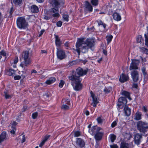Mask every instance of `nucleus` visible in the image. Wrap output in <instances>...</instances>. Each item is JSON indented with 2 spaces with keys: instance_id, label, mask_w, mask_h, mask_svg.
<instances>
[{
  "instance_id": "f257e3e1",
  "label": "nucleus",
  "mask_w": 148,
  "mask_h": 148,
  "mask_svg": "<svg viewBox=\"0 0 148 148\" xmlns=\"http://www.w3.org/2000/svg\"><path fill=\"white\" fill-rule=\"evenodd\" d=\"M88 71V68L84 70L80 67H78L75 71H71L68 77L73 89L75 91L81 90L83 88V85L81 82L82 78L80 77L86 75Z\"/></svg>"
},
{
  "instance_id": "f03ea898",
  "label": "nucleus",
  "mask_w": 148,
  "mask_h": 148,
  "mask_svg": "<svg viewBox=\"0 0 148 148\" xmlns=\"http://www.w3.org/2000/svg\"><path fill=\"white\" fill-rule=\"evenodd\" d=\"M95 41L92 39H88L85 43L83 41V39L79 38L77 40L76 44V49H73L77 51L79 56L80 54V50L83 53H85L88 51L89 48L92 49V48L94 46Z\"/></svg>"
},
{
  "instance_id": "7ed1b4c3",
  "label": "nucleus",
  "mask_w": 148,
  "mask_h": 148,
  "mask_svg": "<svg viewBox=\"0 0 148 148\" xmlns=\"http://www.w3.org/2000/svg\"><path fill=\"white\" fill-rule=\"evenodd\" d=\"M137 130L140 132L144 134L147 132L148 129L147 123L141 121H139L137 122Z\"/></svg>"
},
{
  "instance_id": "20e7f679",
  "label": "nucleus",
  "mask_w": 148,
  "mask_h": 148,
  "mask_svg": "<svg viewBox=\"0 0 148 148\" xmlns=\"http://www.w3.org/2000/svg\"><path fill=\"white\" fill-rule=\"evenodd\" d=\"M17 26L20 29H25L28 26V23L23 17H18L16 21Z\"/></svg>"
},
{
  "instance_id": "39448f33",
  "label": "nucleus",
  "mask_w": 148,
  "mask_h": 148,
  "mask_svg": "<svg viewBox=\"0 0 148 148\" xmlns=\"http://www.w3.org/2000/svg\"><path fill=\"white\" fill-rule=\"evenodd\" d=\"M127 99L124 97H119L117 102V106L118 110L123 109L125 106H127Z\"/></svg>"
},
{
  "instance_id": "423d86ee",
  "label": "nucleus",
  "mask_w": 148,
  "mask_h": 148,
  "mask_svg": "<svg viewBox=\"0 0 148 148\" xmlns=\"http://www.w3.org/2000/svg\"><path fill=\"white\" fill-rule=\"evenodd\" d=\"M90 97L92 99V102L91 105L95 107L96 108L97 104L99 103V99L97 97H96L95 94L93 93L92 91H90Z\"/></svg>"
},
{
  "instance_id": "0eeeda50",
  "label": "nucleus",
  "mask_w": 148,
  "mask_h": 148,
  "mask_svg": "<svg viewBox=\"0 0 148 148\" xmlns=\"http://www.w3.org/2000/svg\"><path fill=\"white\" fill-rule=\"evenodd\" d=\"M64 3L63 0H54L51 1L52 5L57 9L62 6Z\"/></svg>"
},
{
  "instance_id": "6e6552de",
  "label": "nucleus",
  "mask_w": 148,
  "mask_h": 148,
  "mask_svg": "<svg viewBox=\"0 0 148 148\" xmlns=\"http://www.w3.org/2000/svg\"><path fill=\"white\" fill-rule=\"evenodd\" d=\"M29 52L28 51L23 52L22 53L23 58L24 59L25 64H31V60L29 57Z\"/></svg>"
},
{
  "instance_id": "1a4fd4ad",
  "label": "nucleus",
  "mask_w": 148,
  "mask_h": 148,
  "mask_svg": "<svg viewBox=\"0 0 148 148\" xmlns=\"http://www.w3.org/2000/svg\"><path fill=\"white\" fill-rule=\"evenodd\" d=\"M102 129H99L97 130V133L94 135V138L96 141L101 140L104 135V132H100Z\"/></svg>"
},
{
  "instance_id": "9d476101",
  "label": "nucleus",
  "mask_w": 148,
  "mask_h": 148,
  "mask_svg": "<svg viewBox=\"0 0 148 148\" xmlns=\"http://www.w3.org/2000/svg\"><path fill=\"white\" fill-rule=\"evenodd\" d=\"M57 56L58 58L62 60L66 57V54L64 50L60 49H57Z\"/></svg>"
},
{
  "instance_id": "9b49d317",
  "label": "nucleus",
  "mask_w": 148,
  "mask_h": 148,
  "mask_svg": "<svg viewBox=\"0 0 148 148\" xmlns=\"http://www.w3.org/2000/svg\"><path fill=\"white\" fill-rule=\"evenodd\" d=\"M132 77L134 82H137L139 79V74L138 71L133 70L131 73Z\"/></svg>"
},
{
  "instance_id": "f8f14e48",
  "label": "nucleus",
  "mask_w": 148,
  "mask_h": 148,
  "mask_svg": "<svg viewBox=\"0 0 148 148\" xmlns=\"http://www.w3.org/2000/svg\"><path fill=\"white\" fill-rule=\"evenodd\" d=\"M99 129H102V128L97 125L93 126L91 127V129H89L88 132L91 135L93 136L97 133V130Z\"/></svg>"
},
{
  "instance_id": "ddd939ff",
  "label": "nucleus",
  "mask_w": 148,
  "mask_h": 148,
  "mask_svg": "<svg viewBox=\"0 0 148 148\" xmlns=\"http://www.w3.org/2000/svg\"><path fill=\"white\" fill-rule=\"evenodd\" d=\"M49 14L53 17H58L60 15L58 13V9H56L54 8H51Z\"/></svg>"
},
{
  "instance_id": "4468645a",
  "label": "nucleus",
  "mask_w": 148,
  "mask_h": 148,
  "mask_svg": "<svg viewBox=\"0 0 148 148\" xmlns=\"http://www.w3.org/2000/svg\"><path fill=\"white\" fill-rule=\"evenodd\" d=\"M129 79V77L128 75L122 73L120 75L119 81L121 83H124L128 81Z\"/></svg>"
},
{
  "instance_id": "2eb2a0df",
  "label": "nucleus",
  "mask_w": 148,
  "mask_h": 148,
  "mask_svg": "<svg viewBox=\"0 0 148 148\" xmlns=\"http://www.w3.org/2000/svg\"><path fill=\"white\" fill-rule=\"evenodd\" d=\"M76 145L82 148L85 146V143L84 141L81 138H77L76 140Z\"/></svg>"
},
{
  "instance_id": "dca6fc26",
  "label": "nucleus",
  "mask_w": 148,
  "mask_h": 148,
  "mask_svg": "<svg viewBox=\"0 0 148 148\" xmlns=\"http://www.w3.org/2000/svg\"><path fill=\"white\" fill-rule=\"evenodd\" d=\"M142 138V136L141 135L138 133L136 134L134 136L135 143L137 145L140 144L141 142V139Z\"/></svg>"
},
{
  "instance_id": "f3484780",
  "label": "nucleus",
  "mask_w": 148,
  "mask_h": 148,
  "mask_svg": "<svg viewBox=\"0 0 148 148\" xmlns=\"http://www.w3.org/2000/svg\"><path fill=\"white\" fill-rule=\"evenodd\" d=\"M123 110L125 116H128L130 115L131 109L127 106H125L124 107Z\"/></svg>"
},
{
  "instance_id": "a211bd4d",
  "label": "nucleus",
  "mask_w": 148,
  "mask_h": 148,
  "mask_svg": "<svg viewBox=\"0 0 148 148\" xmlns=\"http://www.w3.org/2000/svg\"><path fill=\"white\" fill-rule=\"evenodd\" d=\"M7 134L6 132L3 131L0 134V143L7 139Z\"/></svg>"
},
{
  "instance_id": "6ab92c4d",
  "label": "nucleus",
  "mask_w": 148,
  "mask_h": 148,
  "mask_svg": "<svg viewBox=\"0 0 148 148\" xmlns=\"http://www.w3.org/2000/svg\"><path fill=\"white\" fill-rule=\"evenodd\" d=\"M15 71L14 69H10L5 70V74L10 76H13L15 73Z\"/></svg>"
},
{
  "instance_id": "aec40b11",
  "label": "nucleus",
  "mask_w": 148,
  "mask_h": 148,
  "mask_svg": "<svg viewBox=\"0 0 148 148\" xmlns=\"http://www.w3.org/2000/svg\"><path fill=\"white\" fill-rule=\"evenodd\" d=\"M85 8L90 12H92V7L88 1H86L85 3Z\"/></svg>"
},
{
  "instance_id": "412c9836",
  "label": "nucleus",
  "mask_w": 148,
  "mask_h": 148,
  "mask_svg": "<svg viewBox=\"0 0 148 148\" xmlns=\"http://www.w3.org/2000/svg\"><path fill=\"white\" fill-rule=\"evenodd\" d=\"M121 94L122 95L125 96V97L126 99L127 98L130 100H132V98L130 96V93L129 92L125 90H123L121 92Z\"/></svg>"
},
{
  "instance_id": "4be33fe9",
  "label": "nucleus",
  "mask_w": 148,
  "mask_h": 148,
  "mask_svg": "<svg viewBox=\"0 0 148 148\" xmlns=\"http://www.w3.org/2000/svg\"><path fill=\"white\" fill-rule=\"evenodd\" d=\"M56 80V78L54 77H52L47 80L45 82V83L48 85H50L54 82Z\"/></svg>"
},
{
  "instance_id": "5701e85b",
  "label": "nucleus",
  "mask_w": 148,
  "mask_h": 148,
  "mask_svg": "<svg viewBox=\"0 0 148 148\" xmlns=\"http://www.w3.org/2000/svg\"><path fill=\"white\" fill-rule=\"evenodd\" d=\"M113 17L114 20L118 21L121 19V17L120 15L117 12H114L112 15Z\"/></svg>"
},
{
  "instance_id": "b1692460",
  "label": "nucleus",
  "mask_w": 148,
  "mask_h": 148,
  "mask_svg": "<svg viewBox=\"0 0 148 148\" xmlns=\"http://www.w3.org/2000/svg\"><path fill=\"white\" fill-rule=\"evenodd\" d=\"M55 43L57 47H60L61 44V41L60 40V39L59 38L58 36L56 35L55 36Z\"/></svg>"
},
{
  "instance_id": "393cba45",
  "label": "nucleus",
  "mask_w": 148,
  "mask_h": 148,
  "mask_svg": "<svg viewBox=\"0 0 148 148\" xmlns=\"http://www.w3.org/2000/svg\"><path fill=\"white\" fill-rule=\"evenodd\" d=\"M31 12L33 13H37L39 11L38 7L35 5H32L30 8Z\"/></svg>"
},
{
  "instance_id": "a878e982",
  "label": "nucleus",
  "mask_w": 148,
  "mask_h": 148,
  "mask_svg": "<svg viewBox=\"0 0 148 148\" xmlns=\"http://www.w3.org/2000/svg\"><path fill=\"white\" fill-rule=\"evenodd\" d=\"M142 114L140 112L137 111L135 114V117L134 119L136 120H139L142 119Z\"/></svg>"
},
{
  "instance_id": "bb28decb",
  "label": "nucleus",
  "mask_w": 148,
  "mask_h": 148,
  "mask_svg": "<svg viewBox=\"0 0 148 148\" xmlns=\"http://www.w3.org/2000/svg\"><path fill=\"white\" fill-rule=\"evenodd\" d=\"M4 97L5 99H8L12 98V95L9 94V91L5 89L4 92Z\"/></svg>"
},
{
  "instance_id": "cd10ccee",
  "label": "nucleus",
  "mask_w": 148,
  "mask_h": 148,
  "mask_svg": "<svg viewBox=\"0 0 148 148\" xmlns=\"http://www.w3.org/2000/svg\"><path fill=\"white\" fill-rule=\"evenodd\" d=\"M62 102L64 104H67L68 105H70L71 103L70 102V100L69 98L63 99L62 100Z\"/></svg>"
},
{
  "instance_id": "c85d7f7f",
  "label": "nucleus",
  "mask_w": 148,
  "mask_h": 148,
  "mask_svg": "<svg viewBox=\"0 0 148 148\" xmlns=\"http://www.w3.org/2000/svg\"><path fill=\"white\" fill-rule=\"evenodd\" d=\"M129 147V144L123 141L121 143L120 148H128Z\"/></svg>"
},
{
  "instance_id": "c756f323",
  "label": "nucleus",
  "mask_w": 148,
  "mask_h": 148,
  "mask_svg": "<svg viewBox=\"0 0 148 148\" xmlns=\"http://www.w3.org/2000/svg\"><path fill=\"white\" fill-rule=\"evenodd\" d=\"M112 90V87L109 86L107 88L105 87L103 90V91L106 94H108L110 93Z\"/></svg>"
},
{
  "instance_id": "7c9ffc66",
  "label": "nucleus",
  "mask_w": 148,
  "mask_h": 148,
  "mask_svg": "<svg viewBox=\"0 0 148 148\" xmlns=\"http://www.w3.org/2000/svg\"><path fill=\"white\" fill-rule=\"evenodd\" d=\"M96 22L98 23V26H100V25H101L103 26L104 29L106 28V24L103 23L101 20H97L96 21Z\"/></svg>"
},
{
  "instance_id": "2f4dec72",
  "label": "nucleus",
  "mask_w": 148,
  "mask_h": 148,
  "mask_svg": "<svg viewBox=\"0 0 148 148\" xmlns=\"http://www.w3.org/2000/svg\"><path fill=\"white\" fill-rule=\"evenodd\" d=\"M140 51L147 54H148V49L144 47L140 48Z\"/></svg>"
},
{
  "instance_id": "473e14b6",
  "label": "nucleus",
  "mask_w": 148,
  "mask_h": 148,
  "mask_svg": "<svg viewBox=\"0 0 148 148\" xmlns=\"http://www.w3.org/2000/svg\"><path fill=\"white\" fill-rule=\"evenodd\" d=\"M132 62L130 65H138L140 63V61L138 60H132Z\"/></svg>"
},
{
  "instance_id": "72a5a7b5",
  "label": "nucleus",
  "mask_w": 148,
  "mask_h": 148,
  "mask_svg": "<svg viewBox=\"0 0 148 148\" xmlns=\"http://www.w3.org/2000/svg\"><path fill=\"white\" fill-rule=\"evenodd\" d=\"M112 38L113 36L111 35L107 36H106V39L108 44L111 42Z\"/></svg>"
},
{
  "instance_id": "f704fd0d",
  "label": "nucleus",
  "mask_w": 148,
  "mask_h": 148,
  "mask_svg": "<svg viewBox=\"0 0 148 148\" xmlns=\"http://www.w3.org/2000/svg\"><path fill=\"white\" fill-rule=\"evenodd\" d=\"M38 116V113L37 112L33 113L32 115V118L33 119H35L37 118Z\"/></svg>"
},
{
  "instance_id": "c9c22d12",
  "label": "nucleus",
  "mask_w": 148,
  "mask_h": 148,
  "mask_svg": "<svg viewBox=\"0 0 148 148\" xmlns=\"http://www.w3.org/2000/svg\"><path fill=\"white\" fill-rule=\"evenodd\" d=\"M110 136L111 142L112 143L114 142L116 139V136L114 134H111L110 135Z\"/></svg>"
},
{
  "instance_id": "e433bc0d",
  "label": "nucleus",
  "mask_w": 148,
  "mask_h": 148,
  "mask_svg": "<svg viewBox=\"0 0 148 148\" xmlns=\"http://www.w3.org/2000/svg\"><path fill=\"white\" fill-rule=\"evenodd\" d=\"M91 3L94 6H96L98 4V0H91Z\"/></svg>"
},
{
  "instance_id": "4c0bfd02",
  "label": "nucleus",
  "mask_w": 148,
  "mask_h": 148,
  "mask_svg": "<svg viewBox=\"0 0 148 148\" xmlns=\"http://www.w3.org/2000/svg\"><path fill=\"white\" fill-rule=\"evenodd\" d=\"M69 105L63 104L61 107V108L64 110H67L69 109Z\"/></svg>"
},
{
  "instance_id": "58836bf2",
  "label": "nucleus",
  "mask_w": 148,
  "mask_h": 148,
  "mask_svg": "<svg viewBox=\"0 0 148 148\" xmlns=\"http://www.w3.org/2000/svg\"><path fill=\"white\" fill-rule=\"evenodd\" d=\"M96 121L98 124H102L103 121V119L100 116L98 117L96 119Z\"/></svg>"
},
{
  "instance_id": "ea45409f",
  "label": "nucleus",
  "mask_w": 148,
  "mask_h": 148,
  "mask_svg": "<svg viewBox=\"0 0 148 148\" xmlns=\"http://www.w3.org/2000/svg\"><path fill=\"white\" fill-rule=\"evenodd\" d=\"M138 69V65H130V70H136V69Z\"/></svg>"
},
{
  "instance_id": "a19ab883",
  "label": "nucleus",
  "mask_w": 148,
  "mask_h": 148,
  "mask_svg": "<svg viewBox=\"0 0 148 148\" xmlns=\"http://www.w3.org/2000/svg\"><path fill=\"white\" fill-rule=\"evenodd\" d=\"M81 135V133L79 131H76L74 133V137H78Z\"/></svg>"
},
{
  "instance_id": "79ce46f5",
  "label": "nucleus",
  "mask_w": 148,
  "mask_h": 148,
  "mask_svg": "<svg viewBox=\"0 0 148 148\" xmlns=\"http://www.w3.org/2000/svg\"><path fill=\"white\" fill-rule=\"evenodd\" d=\"M22 0H13L14 3L16 5H18L22 3Z\"/></svg>"
},
{
  "instance_id": "37998d69",
  "label": "nucleus",
  "mask_w": 148,
  "mask_h": 148,
  "mask_svg": "<svg viewBox=\"0 0 148 148\" xmlns=\"http://www.w3.org/2000/svg\"><path fill=\"white\" fill-rule=\"evenodd\" d=\"M65 84V82L63 80H61L59 84V87L60 88H62Z\"/></svg>"
},
{
  "instance_id": "c03bdc74",
  "label": "nucleus",
  "mask_w": 148,
  "mask_h": 148,
  "mask_svg": "<svg viewBox=\"0 0 148 148\" xmlns=\"http://www.w3.org/2000/svg\"><path fill=\"white\" fill-rule=\"evenodd\" d=\"M142 40L143 41V39H142V36L141 35H139L138 36L137 38V41L138 42H141Z\"/></svg>"
},
{
  "instance_id": "a18cd8bd",
  "label": "nucleus",
  "mask_w": 148,
  "mask_h": 148,
  "mask_svg": "<svg viewBox=\"0 0 148 148\" xmlns=\"http://www.w3.org/2000/svg\"><path fill=\"white\" fill-rule=\"evenodd\" d=\"M69 16L68 14H64L63 15V18L66 21H69Z\"/></svg>"
},
{
  "instance_id": "49530a36",
  "label": "nucleus",
  "mask_w": 148,
  "mask_h": 148,
  "mask_svg": "<svg viewBox=\"0 0 148 148\" xmlns=\"http://www.w3.org/2000/svg\"><path fill=\"white\" fill-rule=\"evenodd\" d=\"M145 45L148 47V37L146 34H145Z\"/></svg>"
},
{
  "instance_id": "de8ad7c7",
  "label": "nucleus",
  "mask_w": 148,
  "mask_h": 148,
  "mask_svg": "<svg viewBox=\"0 0 148 148\" xmlns=\"http://www.w3.org/2000/svg\"><path fill=\"white\" fill-rule=\"evenodd\" d=\"M50 136H51L49 135H45L44 136L42 140L45 142L49 138Z\"/></svg>"
},
{
  "instance_id": "09e8293b",
  "label": "nucleus",
  "mask_w": 148,
  "mask_h": 148,
  "mask_svg": "<svg viewBox=\"0 0 148 148\" xmlns=\"http://www.w3.org/2000/svg\"><path fill=\"white\" fill-rule=\"evenodd\" d=\"M6 55V53L3 50H2L1 52H0V59L2 58L1 56H3V57H5Z\"/></svg>"
},
{
  "instance_id": "8fccbe9b",
  "label": "nucleus",
  "mask_w": 148,
  "mask_h": 148,
  "mask_svg": "<svg viewBox=\"0 0 148 148\" xmlns=\"http://www.w3.org/2000/svg\"><path fill=\"white\" fill-rule=\"evenodd\" d=\"M117 125V122L116 121H113L111 124V126L112 128H114Z\"/></svg>"
},
{
  "instance_id": "3c124183",
  "label": "nucleus",
  "mask_w": 148,
  "mask_h": 148,
  "mask_svg": "<svg viewBox=\"0 0 148 148\" xmlns=\"http://www.w3.org/2000/svg\"><path fill=\"white\" fill-rule=\"evenodd\" d=\"M21 78V77L19 75H15L14 77V79L15 80H19Z\"/></svg>"
},
{
  "instance_id": "603ef678",
  "label": "nucleus",
  "mask_w": 148,
  "mask_h": 148,
  "mask_svg": "<svg viewBox=\"0 0 148 148\" xmlns=\"http://www.w3.org/2000/svg\"><path fill=\"white\" fill-rule=\"evenodd\" d=\"M110 148H119V147L116 144H114L112 145H110Z\"/></svg>"
},
{
  "instance_id": "864d4df0",
  "label": "nucleus",
  "mask_w": 148,
  "mask_h": 148,
  "mask_svg": "<svg viewBox=\"0 0 148 148\" xmlns=\"http://www.w3.org/2000/svg\"><path fill=\"white\" fill-rule=\"evenodd\" d=\"M16 129L15 127H13V129L11 130L10 131V133L12 134H14Z\"/></svg>"
},
{
  "instance_id": "5fc2aeb1",
  "label": "nucleus",
  "mask_w": 148,
  "mask_h": 148,
  "mask_svg": "<svg viewBox=\"0 0 148 148\" xmlns=\"http://www.w3.org/2000/svg\"><path fill=\"white\" fill-rule=\"evenodd\" d=\"M143 74L144 76L145 79H148V74L147 72L144 73Z\"/></svg>"
},
{
  "instance_id": "6e6d98bb",
  "label": "nucleus",
  "mask_w": 148,
  "mask_h": 148,
  "mask_svg": "<svg viewBox=\"0 0 148 148\" xmlns=\"http://www.w3.org/2000/svg\"><path fill=\"white\" fill-rule=\"evenodd\" d=\"M26 140V138L24 135H23L21 140V143H24Z\"/></svg>"
},
{
  "instance_id": "4d7b16f0",
  "label": "nucleus",
  "mask_w": 148,
  "mask_h": 148,
  "mask_svg": "<svg viewBox=\"0 0 148 148\" xmlns=\"http://www.w3.org/2000/svg\"><path fill=\"white\" fill-rule=\"evenodd\" d=\"M79 64H82L83 63L84 64H85L87 61L86 60H79Z\"/></svg>"
},
{
  "instance_id": "13d9d810",
  "label": "nucleus",
  "mask_w": 148,
  "mask_h": 148,
  "mask_svg": "<svg viewBox=\"0 0 148 148\" xmlns=\"http://www.w3.org/2000/svg\"><path fill=\"white\" fill-rule=\"evenodd\" d=\"M56 24L58 27H60L62 25V23L61 21H59L57 22Z\"/></svg>"
},
{
  "instance_id": "bf43d9fd",
  "label": "nucleus",
  "mask_w": 148,
  "mask_h": 148,
  "mask_svg": "<svg viewBox=\"0 0 148 148\" xmlns=\"http://www.w3.org/2000/svg\"><path fill=\"white\" fill-rule=\"evenodd\" d=\"M143 111L145 112H147L148 111V110L147 109V107L146 106H144L143 107Z\"/></svg>"
},
{
  "instance_id": "052dcab7",
  "label": "nucleus",
  "mask_w": 148,
  "mask_h": 148,
  "mask_svg": "<svg viewBox=\"0 0 148 148\" xmlns=\"http://www.w3.org/2000/svg\"><path fill=\"white\" fill-rule=\"evenodd\" d=\"M27 106H23V108H22V112H24L25 111L27 110Z\"/></svg>"
},
{
  "instance_id": "680f3d73",
  "label": "nucleus",
  "mask_w": 148,
  "mask_h": 148,
  "mask_svg": "<svg viewBox=\"0 0 148 148\" xmlns=\"http://www.w3.org/2000/svg\"><path fill=\"white\" fill-rule=\"evenodd\" d=\"M18 62V58L17 57H16L15 58L14 60V64H16Z\"/></svg>"
},
{
  "instance_id": "e2e57ef3",
  "label": "nucleus",
  "mask_w": 148,
  "mask_h": 148,
  "mask_svg": "<svg viewBox=\"0 0 148 148\" xmlns=\"http://www.w3.org/2000/svg\"><path fill=\"white\" fill-rule=\"evenodd\" d=\"M45 142L43 140H42L41 142L40 143V144L39 145V146L40 147H42V146L44 145L45 144Z\"/></svg>"
},
{
  "instance_id": "0e129e2a",
  "label": "nucleus",
  "mask_w": 148,
  "mask_h": 148,
  "mask_svg": "<svg viewBox=\"0 0 148 148\" xmlns=\"http://www.w3.org/2000/svg\"><path fill=\"white\" fill-rule=\"evenodd\" d=\"M45 30L44 29L40 31V34H39V37H40V36H41L45 32Z\"/></svg>"
},
{
  "instance_id": "69168bd1",
  "label": "nucleus",
  "mask_w": 148,
  "mask_h": 148,
  "mask_svg": "<svg viewBox=\"0 0 148 148\" xmlns=\"http://www.w3.org/2000/svg\"><path fill=\"white\" fill-rule=\"evenodd\" d=\"M50 18V16H48L47 15H45L44 17V19L47 20H49Z\"/></svg>"
},
{
  "instance_id": "338daca9",
  "label": "nucleus",
  "mask_w": 148,
  "mask_h": 148,
  "mask_svg": "<svg viewBox=\"0 0 148 148\" xmlns=\"http://www.w3.org/2000/svg\"><path fill=\"white\" fill-rule=\"evenodd\" d=\"M132 86L134 88H137L138 87V84L136 83H134L133 84Z\"/></svg>"
},
{
  "instance_id": "774afa93",
  "label": "nucleus",
  "mask_w": 148,
  "mask_h": 148,
  "mask_svg": "<svg viewBox=\"0 0 148 148\" xmlns=\"http://www.w3.org/2000/svg\"><path fill=\"white\" fill-rule=\"evenodd\" d=\"M64 46L66 47L67 49L69 47V43L67 42H65L64 44Z\"/></svg>"
}]
</instances>
